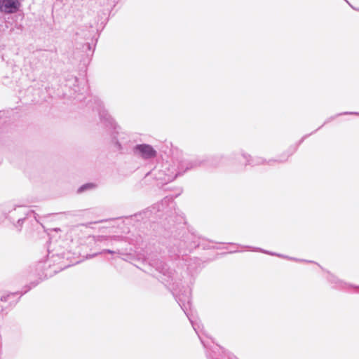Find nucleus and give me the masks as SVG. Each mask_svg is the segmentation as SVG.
Masks as SVG:
<instances>
[{
    "label": "nucleus",
    "instance_id": "nucleus-1",
    "mask_svg": "<svg viewBox=\"0 0 359 359\" xmlns=\"http://www.w3.org/2000/svg\"><path fill=\"white\" fill-rule=\"evenodd\" d=\"M205 161V159L200 158L189 159L182 151H177L171 161L162 163L161 167L163 171L166 173L176 172L177 177L188 170L203 165Z\"/></svg>",
    "mask_w": 359,
    "mask_h": 359
},
{
    "label": "nucleus",
    "instance_id": "nucleus-2",
    "mask_svg": "<svg viewBox=\"0 0 359 359\" xmlns=\"http://www.w3.org/2000/svg\"><path fill=\"white\" fill-rule=\"evenodd\" d=\"M133 152L135 156L142 158L144 160L154 158L157 154L156 151L153 148V147L147 144L135 145L133 149Z\"/></svg>",
    "mask_w": 359,
    "mask_h": 359
},
{
    "label": "nucleus",
    "instance_id": "nucleus-3",
    "mask_svg": "<svg viewBox=\"0 0 359 359\" xmlns=\"http://www.w3.org/2000/svg\"><path fill=\"white\" fill-rule=\"evenodd\" d=\"M96 110L97 111L101 121L104 122L107 126H110L114 130L116 134H118L117 130V126L114 122L113 118L108 114L107 111L104 109L102 103L100 101H97Z\"/></svg>",
    "mask_w": 359,
    "mask_h": 359
},
{
    "label": "nucleus",
    "instance_id": "nucleus-4",
    "mask_svg": "<svg viewBox=\"0 0 359 359\" xmlns=\"http://www.w3.org/2000/svg\"><path fill=\"white\" fill-rule=\"evenodd\" d=\"M152 176L158 182V184H165L173 181L176 178V172L166 173L163 171L161 165L160 168H155L151 172Z\"/></svg>",
    "mask_w": 359,
    "mask_h": 359
},
{
    "label": "nucleus",
    "instance_id": "nucleus-5",
    "mask_svg": "<svg viewBox=\"0 0 359 359\" xmlns=\"http://www.w3.org/2000/svg\"><path fill=\"white\" fill-rule=\"evenodd\" d=\"M20 6L18 0H0V11L7 14L15 13Z\"/></svg>",
    "mask_w": 359,
    "mask_h": 359
},
{
    "label": "nucleus",
    "instance_id": "nucleus-6",
    "mask_svg": "<svg viewBox=\"0 0 359 359\" xmlns=\"http://www.w3.org/2000/svg\"><path fill=\"white\" fill-rule=\"evenodd\" d=\"M202 238L193 233H188L184 236V242L187 248L193 250L201 245Z\"/></svg>",
    "mask_w": 359,
    "mask_h": 359
},
{
    "label": "nucleus",
    "instance_id": "nucleus-7",
    "mask_svg": "<svg viewBox=\"0 0 359 359\" xmlns=\"http://www.w3.org/2000/svg\"><path fill=\"white\" fill-rule=\"evenodd\" d=\"M174 205L172 198L166 196L160 203L155 204L152 208L153 210H156V212H165L167 213Z\"/></svg>",
    "mask_w": 359,
    "mask_h": 359
},
{
    "label": "nucleus",
    "instance_id": "nucleus-8",
    "mask_svg": "<svg viewBox=\"0 0 359 359\" xmlns=\"http://www.w3.org/2000/svg\"><path fill=\"white\" fill-rule=\"evenodd\" d=\"M242 156L245 160L246 164H250L253 166L264 164L266 163V160L261 157L252 158L250 155H248L246 154H243Z\"/></svg>",
    "mask_w": 359,
    "mask_h": 359
},
{
    "label": "nucleus",
    "instance_id": "nucleus-9",
    "mask_svg": "<svg viewBox=\"0 0 359 359\" xmlns=\"http://www.w3.org/2000/svg\"><path fill=\"white\" fill-rule=\"evenodd\" d=\"M78 79L76 76H70L67 80V86L69 87L70 88H72V90L74 91L73 93H71L70 95L73 96L74 94H76L78 92L81 91V89L78 84Z\"/></svg>",
    "mask_w": 359,
    "mask_h": 359
},
{
    "label": "nucleus",
    "instance_id": "nucleus-10",
    "mask_svg": "<svg viewBox=\"0 0 359 359\" xmlns=\"http://www.w3.org/2000/svg\"><path fill=\"white\" fill-rule=\"evenodd\" d=\"M327 279L331 283L334 284V287H336L341 289H348L349 287H351L350 285L344 283L341 280H339L336 276H334L332 274H329Z\"/></svg>",
    "mask_w": 359,
    "mask_h": 359
},
{
    "label": "nucleus",
    "instance_id": "nucleus-11",
    "mask_svg": "<svg viewBox=\"0 0 359 359\" xmlns=\"http://www.w3.org/2000/svg\"><path fill=\"white\" fill-rule=\"evenodd\" d=\"M222 159L223 156H215L208 161V165L212 167L218 166Z\"/></svg>",
    "mask_w": 359,
    "mask_h": 359
},
{
    "label": "nucleus",
    "instance_id": "nucleus-12",
    "mask_svg": "<svg viewBox=\"0 0 359 359\" xmlns=\"http://www.w3.org/2000/svg\"><path fill=\"white\" fill-rule=\"evenodd\" d=\"M95 187V185L93 183L85 184L79 188L78 192L81 193L86 190L94 189Z\"/></svg>",
    "mask_w": 359,
    "mask_h": 359
},
{
    "label": "nucleus",
    "instance_id": "nucleus-13",
    "mask_svg": "<svg viewBox=\"0 0 359 359\" xmlns=\"http://www.w3.org/2000/svg\"><path fill=\"white\" fill-rule=\"evenodd\" d=\"M112 141L116 147V149L118 151H121L125 149V145L123 142H121L116 137H113Z\"/></svg>",
    "mask_w": 359,
    "mask_h": 359
},
{
    "label": "nucleus",
    "instance_id": "nucleus-14",
    "mask_svg": "<svg viewBox=\"0 0 359 359\" xmlns=\"http://www.w3.org/2000/svg\"><path fill=\"white\" fill-rule=\"evenodd\" d=\"M19 294L18 292H15V293H10V294H8L6 295H3L1 297V300L2 302H8L9 301L10 299H11L13 297H17L18 295Z\"/></svg>",
    "mask_w": 359,
    "mask_h": 359
},
{
    "label": "nucleus",
    "instance_id": "nucleus-15",
    "mask_svg": "<svg viewBox=\"0 0 359 359\" xmlns=\"http://www.w3.org/2000/svg\"><path fill=\"white\" fill-rule=\"evenodd\" d=\"M257 250H258V251L263 252L266 253V254H269V255H276V254L271 253V252H267V251L262 250H261V249H258V248H257ZM277 256H278V257H283V256H282V255H277Z\"/></svg>",
    "mask_w": 359,
    "mask_h": 359
},
{
    "label": "nucleus",
    "instance_id": "nucleus-16",
    "mask_svg": "<svg viewBox=\"0 0 359 359\" xmlns=\"http://www.w3.org/2000/svg\"><path fill=\"white\" fill-rule=\"evenodd\" d=\"M286 161V158L285 159H283V160H269L267 163L269 164H271V162H283V161Z\"/></svg>",
    "mask_w": 359,
    "mask_h": 359
},
{
    "label": "nucleus",
    "instance_id": "nucleus-17",
    "mask_svg": "<svg viewBox=\"0 0 359 359\" xmlns=\"http://www.w3.org/2000/svg\"><path fill=\"white\" fill-rule=\"evenodd\" d=\"M103 252H107L109 254H114L116 253V252L111 250H104Z\"/></svg>",
    "mask_w": 359,
    "mask_h": 359
},
{
    "label": "nucleus",
    "instance_id": "nucleus-18",
    "mask_svg": "<svg viewBox=\"0 0 359 359\" xmlns=\"http://www.w3.org/2000/svg\"><path fill=\"white\" fill-rule=\"evenodd\" d=\"M23 221H24V219H19L18 221V225L20 226L22 224Z\"/></svg>",
    "mask_w": 359,
    "mask_h": 359
},
{
    "label": "nucleus",
    "instance_id": "nucleus-19",
    "mask_svg": "<svg viewBox=\"0 0 359 359\" xmlns=\"http://www.w3.org/2000/svg\"><path fill=\"white\" fill-rule=\"evenodd\" d=\"M44 264H45V263H39L38 264V268L40 269H42L43 267Z\"/></svg>",
    "mask_w": 359,
    "mask_h": 359
},
{
    "label": "nucleus",
    "instance_id": "nucleus-20",
    "mask_svg": "<svg viewBox=\"0 0 359 359\" xmlns=\"http://www.w3.org/2000/svg\"><path fill=\"white\" fill-rule=\"evenodd\" d=\"M353 114V112H350V113H348V112H345V113H344L343 114ZM354 114H357V113H354Z\"/></svg>",
    "mask_w": 359,
    "mask_h": 359
},
{
    "label": "nucleus",
    "instance_id": "nucleus-21",
    "mask_svg": "<svg viewBox=\"0 0 359 359\" xmlns=\"http://www.w3.org/2000/svg\"><path fill=\"white\" fill-rule=\"evenodd\" d=\"M158 270L160 271V272L164 273V271H163V268H162L161 269H160V268H158Z\"/></svg>",
    "mask_w": 359,
    "mask_h": 359
},
{
    "label": "nucleus",
    "instance_id": "nucleus-22",
    "mask_svg": "<svg viewBox=\"0 0 359 359\" xmlns=\"http://www.w3.org/2000/svg\"><path fill=\"white\" fill-rule=\"evenodd\" d=\"M119 238H120L119 236H114V237H113V238H114V240H118V239H119Z\"/></svg>",
    "mask_w": 359,
    "mask_h": 359
},
{
    "label": "nucleus",
    "instance_id": "nucleus-23",
    "mask_svg": "<svg viewBox=\"0 0 359 359\" xmlns=\"http://www.w3.org/2000/svg\"><path fill=\"white\" fill-rule=\"evenodd\" d=\"M31 287L27 288L26 290H25L24 293H26L29 290H30Z\"/></svg>",
    "mask_w": 359,
    "mask_h": 359
}]
</instances>
